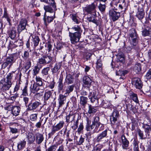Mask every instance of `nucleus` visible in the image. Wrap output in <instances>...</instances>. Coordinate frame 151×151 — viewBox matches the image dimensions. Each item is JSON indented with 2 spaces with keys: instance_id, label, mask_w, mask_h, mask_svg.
<instances>
[{
  "instance_id": "nucleus-1",
  "label": "nucleus",
  "mask_w": 151,
  "mask_h": 151,
  "mask_svg": "<svg viewBox=\"0 0 151 151\" xmlns=\"http://www.w3.org/2000/svg\"><path fill=\"white\" fill-rule=\"evenodd\" d=\"M15 73L12 71L7 74L6 76L0 81V90L1 91L5 92L8 91L12 87L13 77L15 76Z\"/></svg>"
},
{
  "instance_id": "nucleus-2",
  "label": "nucleus",
  "mask_w": 151,
  "mask_h": 151,
  "mask_svg": "<svg viewBox=\"0 0 151 151\" xmlns=\"http://www.w3.org/2000/svg\"><path fill=\"white\" fill-rule=\"evenodd\" d=\"M72 29L76 32L73 33L69 32V36L71 43L75 44L79 41L81 37L82 30L80 27L78 25L73 27Z\"/></svg>"
},
{
  "instance_id": "nucleus-3",
  "label": "nucleus",
  "mask_w": 151,
  "mask_h": 151,
  "mask_svg": "<svg viewBox=\"0 0 151 151\" xmlns=\"http://www.w3.org/2000/svg\"><path fill=\"white\" fill-rule=\"evenodd\" d=\"M64 122L63 121H62L55 125L52 126L51 131L48 134L49 137L52 136L56 132L60 130L63 126Z\"/></svg>"
},
{
  "instance_id": "nucleus-4",
  "label": "nucleus",
  "mask_w": 151,
  "mask_h": 151,
  "mask_svg": "<svg viewBox=\"0 0 151 151\" xmlns=\"http://www.w3.org/2000/svg\"><path fill=\"white\" fill-rule=\"evenodd\" d=\"M129 34L131 44L134 46H136L137 44V36L135 30L132 28L130 29Z\"/></svg>"
},
{
  "instance_id": "nucleus-5",
  "label": "nucleus",
  "mask_w": 151,
  "mask_h": 151,
  "mask_svg": "<svg viewBox=\"0 0 151 151\" xmlns=\"http://www.w3.org/2000/svg\"><path fill=\"white\" fill-rule=\"evenodd\" d=\"M53 58L50 55H44L39 59L38 63L40 64L45 65L50 63Z\"/></svg>"
},
{
  "instance_id": "nucleus-6",
  "label": "nucleus",
  "mask_w": 151,
  "mask_h": 151,
  "mask_svg": "<svg viewBox=\"0 0 151 151\" xmlns=\"http://www.w3.org/2000/svg\"><path fill=\"white\" fill-rule=\"evenodd\" d=\"M15 61L14 57L12 55L7 57L5 60V61L1 65L2 68L5 69L8 65H9L10 68L13 63L15 62Z\"/></svg>"
},
{
  "instance_id": "nucleus-7",
  "label": "nucleus",
  "mask_w": 151,
  "mask_h": 151,
  "mask_svg": "<svg viewBox=\"0 0 151 151\" xmlns=\"http://www.w3.org/2000/svg\"><path fill=\"white\" fill-rule=\"evenodd\" d=\"M109 14L110 17L113 22L118 20L120 17V13L115 11L113 9L109 11Z\"/></svg>"
},
{
  "instance_id": "nucleus-8",
  "label": "nucleus",
  "mask_w": 151,
  "mask_h": 151,
  "mask_svg": "<svg viewBox=\"0 0 151 151\" xmlns=\"http://www.w3.org/2000/svg\"><path fill=\"white\" fill-rule=\"evenodd\" d=\"M40 101H32L27 106V110L28 111H32L36 110L41 105Z\"/></svg>"
},
{
  "instance_id": "nucleus-9",
  "label": "nucleus",
  "mask_w": 151,
  "mask_h": 151,
  "mask_svg": "<svg viewBox=\"0 0 151 151\" xmlns=\"http://www.w3.org/2000/svg\"><path fill=\"white\" fill-rule=\"evenodd\" d=\"M27 25H28L27 19H21L17 27V30L18 32L20 33L22 31L25 29Z\"/></svg>"
},
{
  "instance_id": "nucleus-10",
  "label": "nucleus",
  "mask_w": 151,
  "mask_h": 151,
  "mask_svg": "<svg viewBox=\"0 0 151 151\" xmlns=\"http://www.w3.org/2000/svg\"><path fill=\"white\" fill-rule=\"evenodd\" d=\"M55 12H54L53 16H47L46 12L44 14L43 20L44 21V24L46 26H47L48 24L50 23L52 21L54 18H55Z\"/></svg>"
},
{
  "instance_id": "nucleus-11",
  "label": "nucleus",
  "mask_w": 151,
  "mask_h": 151,
  "mask_svg": "<svg viewBox=\"0 0 151 151\" xmlns=\"http://www.w3.org/2000/svg\"><path fill=\"white\" fill-rule=\"evenodd\" d=\"M132 84L136 88L140 89L142 86V84L140 79L138 78H135L132 80Z\"/></svg>"
},
{
  "instance_id": "nucleus-12",
  "label": "nucleus",
  "mask_w": 151,
  "mask_h": 151,
  "mask_svg": "<svg viewBox=\"0 0 151 151\" xmlns=\"http://www.w3.org/2000/svg\"><path fill=\"white\" fill-rule=\"evenodd\" d=\"M51 5L52 6L53 9L51 7L49 6H44V8L45 11V12H48L50 13H52L54 11V10L55 11L56 10V6L55 4L54 0H51Z\"/></svg>"
},
{
  "instance_id": "nucleus-13",
  "label": "nucleus",
  "mask_w": 151,
  "mask_h": 151,
  "mask_svg": "<svg viewBox=\"0 0 151 151\" xmlns=\"http://www.w3.org/2000/svg\"><path fill=\"white\" fill-rule=\"evenodd\" d=\"M119 116L118 111L116 110L114 111L110 118L111 122L112 124H114L115 123L117 120Z\"/></svg>"
},
{
  "instance_id": "nucleus-14",
  "label": "nucleus",
  "mask_w": 151,
  "mask_h": 151,
  "mask_svg": "<svg viewBox=\"0 0 151 151\" xmlns=\"http://www.w3.org/2000/svg\"><path fill=\"white\" fill-rule=\"evenodd\" d=\"M119 1L117 0H113L110 3V5L111 6L113 7L116 10H120L122 12V10L124 9V7L122 8H119V4H118Z\"/></svg>"
},
{
  "instance_id": "nucleus-15",
  "label": "nucleus",
  "mask_w": 151,
  "mask_h": 151,
  "mask_svg": "<svg viewBox=\"0 0 151 151\" xmlns=\"http://www.w3.org/2000/svg\"><path fill=\"white\" fill-rule=\"evenodd\" d=\"M94 10V4L93 3L85 7L83 9V11L86 12L88 14H91Z\"/></svg>"
},
{
  "instance_id": "nucleus-16",
  "label": "nucleus",
  "mask_w": 151,
  "mask_h": 151,
  "mask_svg": "<svg viewBox=\"0 0 151 151\" xmlns=\"http://www.w3.org/2000/svg\"><path fill=\"white\" fill-rule=\"evenodd\" d=\"M91 122L88 121L87 122V125L86 126V130L87 131H89L91 134H93L94 133V129L93 128L94 127V120L92 122V124H90Z\"/></svg>"
},
{
  "instance_id": "nucleus-17",
  "label": "nucleus",
  "mask_w": 151,
  "mask_h": 151,
  "mask_svg": "<svg viewBox=\"0 0 151 151\" xmlns=\"http://www.w3.org/2000/svg\"><path fill=\"white\" fill-rule=\"evenodd\" d=\"M58 100L59 104L58 108H60L65 104L66 100V96L63 94H60Z\"/></svg>"
},
{
  "instance_id": "nucleus-18",
  "label": "nucleus",
  "mask_w": 151,
  "mask_h": 151,
  "mask_svg": "<svg viewBox=\"0 0 151 151\" xmlns=\"http://www.w3.org/2000/svg\"><path fill=\"white\" fill-rule=\"evenodd\" d=\"M11 110L13 114L17 116L19 114L21 110V108L18 106H14L12 107Z\"/></svg>"
},
{
  "instance_id": "nucleus-19",
  "label": "nucleus",
  "mask_w": 151,
  "mask_h": 151,
  "mask_svg": "<svg viewBox=\"0 0 151 151\" xmlns=\"http://www.w3.org/2000/svg\"><path fill=\"white\" fill-rule=\"evenodd\" d=\"M39 86L35 84V82L32 84L30 87L31 92L35 93L40 90Z\"/></svg>"
},
{
  "instance_id": "nucleus-20",
  "label": "nucleus",
  "mask_w": 151,
  "mask_h": 151,
  "mask_svg": "<svg viewBox=\"0 0 151 151\" xmlns=\"http://www.w3.org/2000/svg\"><path fill=\"white\" fill-rule=\"evenodd\" d=\"M122 143V147L124 149H126L129 145V142L127 139L124 135H122L121 136Z\"/></svg>"
},
{
  "instance_id": "nucleus-21",
  "label": "nucleus",
  "mask_w": 151,
  "mask_h": 151,
  "mask_svg": "<svg viewBox=\"0 0 151 151\" xmlns=\"http://www.w3.org/2000/svg\"><path fill=\"white\" fill-rule=\"evenodd\" d=\"M44 137L42 134L37 133L36 135V142L38 144H40L43 140Z\"/></svg>"
},
{
  "instance_id": "nucleus-22",
  "label": "nucleus",
  "mask_w": 151,
  "mask_h": 151,
  "mask_svg": "<svg viewBox=\"0 0 151 151\" xmlns=\"http://www.w3.org/2000/svg\"><path fill=\"white\" fill-rule=\"evenodd\" d=\"M52 92L51 91H46L44 95V102H46V101L50 99L52 97Z\"/></svg>"
},
{
  "instance_id": "nucleus-23",
  "label": "nucleus",
  "mask_w": 151,
  "mask_h": 151,
  "mask_svg": "<svg viewBox=\"0 0 151 151\" xmlns=\"http://www.w3.org/2000/svg\"><path fill=\"white\" fill-rule=\"evenodd\" d=\"M66 118V122L67 123H69L70 121L72 122L73 121L74 122L75 119V116L73 115L72 113H70L68 114L65 117Z\"/></svg>"
},
{
  "instance_id": "nucleus-24",
  "label": "nucleus",
  "mask_w": 151,
  "mask_h": 151,
  "mask_svg": "<svg viewBox=\"0 0 151 151\" xmlns=\"http://www.w3.org/2000/svg\"><path fill=\"white\" fill-rule=\"evenodd\" d=\"M74 81L73 77L70 74L67 75L65 78V81L68 84H71L73 83Z\"/></svg>"
},
{
  "instance_id": "nucleus-25",
  "label": "nucleus",
  "mask_w": 151,
  "mask_h": 151,
  "mask_svg": "<svg viewBox=\"0 0 151 151\" xmlns=\"http://www.w3.org/2000/svg\"><path fill=\"white\" fill-rule=\"evenodd\" d=\"M32 37L33 44H34V47H35L39 44L40 40V39L38 36L35 35H32Z\"/></svg>"
},
{
  "instance_id": "nucleus-26",
  "label": "nucleus",
  "mask_w": 151,
  "mask_h": 151,
  "mask_svg": "<svg viewBox=\"0 0 151 151\" xmlns=\"http://www.w3.org/2000/svg\"><path fill=\"white\" fill-rule=\"evenodd\" d=\"M63 76H60L58 82V88L59 91H62L63 88Z\"/></svg>"
},
{
  "instance_id": "nucleus-27",
  "label": "nucleus",
  "mask_w": 151,
  "mask_h": 151,
  "mask_svg": "<svg viewBox=\"0 0 151 151\" xmlns=\"http://www.w3.org/2000/svg\"><path fill=\"white\" fill-rule=\"evenodd\" d=\"M27 138L28 140V142L29 144H32L35 141V138L34 135L32 133H29L28 134Z\"/></svg>"
},
{
  "instance_id": "nucleus-28",
  "label": "nucleus",
  "mask_w": 151,
  "mask_h": 151,
  "mask_svg": "<svg viewBox=\"0 0 151 151\" xmlns=\"http://www.w3.org/2000/svg\"><path fill=\"white\" fill-rule=\"evenodd\" d=\"M96 3L97 6H98L99 10L101 12H104L106 8L105 4H103L101 2H99V3L96 2Z\"/></svg>"
},
{
  "instance_id": "nucleus-29",
  "label": "nucleus",
  "mask_w": 151,
  "mask_h": 151,
  "mask_svg": "<svg viewBox=\"0 0 151 151\" xmlns=\"http://www.w3.org/2000/svg\"><path fill=\"white\" fill-rule=\"evenodd\" d=\"M16 128L10 127V132L13 134H16L18 133L19 131V129L18 128V127H20L18 124H16L15 125Z\"/></svg>"
},
{
  "instance_id": "nucleus-30",
  "label": "nucleus",
  "mask_w": 151,
  "mask_h": 151,
  "mask_svg": "<svg viewBox=\"0 0 151 151\" xmlns=\"http://www.w3.org/2000/svg\"><path fill=\"white\" fill-rule=\"evenodd\" d=\"M137 132L140 137V139H145L147 137L146 135H145L143 132L141 131L140 129H138L137 130Z\"/></svg>"
},
{
  "instance_id": "nucleus-31",
  "label": "nucleus",
  "mask_w": 151,
  "mask_h": 151,
  "mask_svg": "<svg viewBox=\"0 0 151 151\" xmlns=\"http://www.w3.org/2000/svg\"><path fill=\"white\" fill-rule=\"evenodd\" d=\"M145 15V12L143 9H141L140 10H138L136 16L139 20L142 19L144 17Z\"/></svg>"
},
{
  "instance_id": "nucleus-32",
  "label": "nucleus",
  "mask_w": 151,
  "mask_h": 151,
  "mask_svg": "<svg viewBox=\"0 0 151 151\" xmlns=\"http://www.w3.org/2000/svg\"><path fill=\"white\" fill-rule=\"evenodd\" d=\"M61 65L59 63H56L53 67L51 69L52 74L56 73L60 68Z\"/></svg>"
},
{
  "instance_id": "nucleus-33",
  "label": "nucleus",
  "mask_w": 151,
  "mask_h": 151,
  "mask_svg": "<svg viewBox=\"0 0 151 151\" xmlns=\"http://www.w3.org/2000/svg\"><path fill=\"white\" fill-rule=\"evenodd\" d=\"M35 81L36 84L39 86H42L43 83L42 81V79L39 76H36L35 77Z\"/></svg>"
},
{
  "instance_id": "nucleus-34",
  "label": "nucleus",
  "mask_w": 151,
  "mask_h": 151,
  "mask_svg": "<svg viewBox=\"0 0 151 151\" xmlns=\"http://www.w3.org/2000/svg\"><path fill=\"white\" fill-rule=\"evenodd\" d=\"M99 116H96L95 117V125L96 126V129H98V131L96 130L95 131L97 132L100 130V127H99L101 125L100 122H99Z\"/></svg>"
},
{
  "instance_id": "nucleus-35",
  "label": "nucleus",
  "mask_w": 151,
  "mask_h": 151,
  "mask_svg": "<svg viewBox=\"0 0 151 151\" xmlns=\"http://www.w3.org/2000/svg\"><path fill=\"white\" fill-rule=\"evenodd\" d=\"M119 8H122L124 7V11H125L127 9V6L126 5L125 0H119Z\"/></svg>"
},
{
  "instance_id": "nucleus-36",
  "label": "nucleus",
  "mask_w": 151,
  "mask_h": 151,
  "mask_svg": "<svg viewBox=\"0 0 151 151\" xmlns=\"http://www.w3.org/2000/svg\"><path fill=\"white\" fill-rule=\"evenodd\" d=\"M91 80L88 76H85L83 77V82L84 84L87 85V86L89 87L90 86Z\"/></svg>"
},
{
  "instance_id": "nucleus-37",
  "label": "nucleus",
  "mask_w": 151,
  "mask_h": 151,
  "mask_svg": "<svg viewBox=\"0 0 151 151\" xmlns=\"http://www.w3.org/2000/svg\"><path fill=\"white\" fill-rule=\"evenodd\" d=\"M26 142L24 140L20 141L17 145V148L19 150H21L25 147Z\"/></svg>"
},
{
  "instance_id": "nucleus-38",
  "label": "nucleus",
  "mask_w": 151,
  "mask_h": 151,
  "mask_svg": "<svg viewBox=\"0 0 151 151\" xmlns=\"http://www.w3.org/2000/svg\"><path fill=\"white\" fill-rule=\"evenodd\" d=\"M145 131L146 133L145 135L147 136V137L149 138L151 137V128L148 126L147 127L145 128Z\"/></svg>"
},
{
  "instance_id": "nucleus-39",
  "label": "nucleus",
  "mask_w": 151,
  "mask_h": 151,
  "mask_svg": "<svg viewBox=\"0 0 151 151\" xmlns=\"http://www.w3.org/2000/svg\"><path fill=\"white\" fill-rule=\"evenodd\" d=\"M20 79L21 76H20L19 82L18 83H16L14 89L13 93H14L15 94H17V91H18L20 87V84H21Z\"/></svg>"
},
{
  "instance_id": "nucleus-40",
  "label": "nucleus",
  "mask_w": 151,
  "mask_h": 151,
  "mask_svg": "<svg viewBox=\"0 0 151 151\" xmlns=\"http://www.w3.org/2000/svg\"><path fill=\"white\" fill-rule=\"evenodd\" d=\"M16 30L15 28L14 27L12 28L9 32V36L12 39H13L16 37Z\"/></svg>"
},
{
  "instance_id": "nucleus-41",
  "label": "nucleus",
  "mask_w": 151,
  "mask_h": 151,
  "mask_svg": "<svg viewBox=\"0 0 151 151\" xmlns=\"http://www.w3.org/2000/svg\"><path fill=\"white\" fill-rule=\"evenodd\" d=\"M88 98L85 96H82L80 97V104L83 106H85L87 102Z\"/></svg>"
},
{
  "instance_id": "nucleus-42",
  "label": "nucleus",
  "mask_w": 151,
  "mask_h": 151,
  "mask_svg": "<svg viewBox=\"0 0 151 151\" xmlns=\"http://www.w3.org/2000/svg\"><path fill=\"white\" fill-rule=\"evenodd\" d=\"M40 70V68L38 66H35L34 68L33 69L32 71L33 72V77H36L37 75V74Z\"/></svg>"
},
{
  "instance_id": "nucleus-43",
  "label": "nucleus",
  "mask_w": 151,
  "mask_h": 151,
  "mask_svg": "<svg viewBox=\"0 0 151 151\" xmlns=\"http://www.w3.org/2000/svg\"><path fill=\"white\" fill-rule=\"evenodd\" d=\"M107 134V131L105 130L102 132L98 137L97 140L98 141L102 139V138L105 137Z\"/></svg>"
},
{
  "instance_id": "nucleus-44",
  "label": "nucleus",
  "mask_w": 151,
  "mask_h": 151,
  "mask_svg": "<svg viewBox=\"0 0 151 151\" xmlns=\"http://www.w3.org/2000/svg\"><path fill=\"white\" fill-rule=\"evenodd\" d=\"M74 85H69L68 86L67 89L66 90V92L65 94H68L71 92H72L74 89Z\"/></svg>"
},
{
  "instance_id": "nucleus-45",
  "label": "nucleus",
  "mask_w": 151,
  "mask_h": 151,
  "mask_svg": "<svg viewBox=\"0 0 151 151\" xmlns=\"http://www.w3.org/2000/svg\"><path fill=\"white\" fill-rule=\"evenodd\" d=\"M130 98L135 102H138V100L137 98V95L134 93H132L130 95Z\"/></svg>"
},
{
  "instance_id": "nucleus-46",
  "label": "nucleus",
  "mask_w": 151,
  "mask_h": 151,
  "mask_svg": "<svg viewBox=\"0 0 151 151\" xmlns=\"http://www.w3.org/2000/svg\"><path fill=\"white\" fill-rule=\"evenodd\" d=\"M31 65V60H30L28 59L27 60L25 64L24 68L26 69V70H27L30 68Z\"/></svg>"
},
{
  "instance_id": "nucleus-47",
  "label": "nucleus",
  "mask_w": 151,
  "mask_h": 151,
  "mask_svg": "<svg viewBox=\"0 0 151 151\" xmlns=\"http://www.w3.org/2000/svg\"><path fill=\"white\" fill-rule=\"evenodd\" d=\"M141 65L139 63H137L135 65L134 67V70L137 73L141 70Z\"/></svg>"
},
{
  "instance_id": "nucleus-48",
  "label": "nucleus",
  "mask_w": 151,
  "mask_h": 151,
  "mask_svg": "<svg viewBox=\"0 0 151 151\" xmlns=\"http://www.w3.org/2000/svg\"><path fill=\"white\" fill-rule=\"evenodd\" d=\"M57 146V145L54 144L52 145L46 150V151H55Z\"/></svg>"
},
{
  "instance_id": "nucleus-49",
  "label": "nucleus",
  "mask_w": 151,
  "mask_h": 151,
  "mask_svg": "<svg viewBox=\"0 0 151 151\" xmlns=\"http://www.w3.org/2000/svg\"><path fill=\"white\" fill-rule=\"evenodd\" d=\"M49 68L48 67L44 68L42 71V73L43 76L47 75L48 73Z\"/></svg>"
},
{
  "instance_id": "nucleus-50",
  "label": "nucleus",
  "mask_w": 151,
  "mask_h": 151,
  "mask_svg": "<svg viewBox=\"0 0 151 151\" xmlns=\"http://www.w3.org/2000/svg\"><path fill=\"white\" fill-rule=\"evenodd\" d=\"M22 95L25 96L28 95L27 86V85H26L22 90Z\"/></svg>"
},
{
  "instance_id": "nucleus-51",
  "label": "nucleus",
  "mask_w": 151,
  "mask_h": 151,
  "mask_svg": "<svg viewBox=\"0 0 151 151\" xmlns=\"http://www.w3.org/2000/svg\"><path fill=\"white\" fill-rule=\"evenodd\" d=\"M74 124L71 126V128L74 130H76L78 127V119H77L75 122H74Z\"/></svg>"
},
{
  "instance_id": "nucleus-52",
  "label": "nucleus",
  "mask_w": 151,
  "mask_h": 151,
  "mask_svg": "<svg viewBox=\"0 0 151 151\" xmlns=\"http://www.w3.org/2000/svg\"><path fill=\"white\" fill-rule=\"evenodd\" d=\"M142 34L144 36H149L150 35V31L147 29H145L142 31Z\"/></svg>"
},
{
  "instance_id": "nucleus-53",
  "label": "nucleus",
  "mask_w": 151,
  "mask_h": 151,
  "mask_svg": "<svg viewBox=\"0 0 151 151\" xmlns=\"http://www.w3.org/2000/svg\"><path fill=\"white\" fill-rule=\"evenodd\" d=\"M29 57V52L28 51H25L24 52L22 57L24 60L27 59Z\"/></svg>"
},
{
  "instance_id": "nucleus-54",
  "label": "nucleus",
  "mask_w": 151,
  "mask_h": 151,
  "mask_svg": "<svg viewBox=\"0 0 151 151\" xmlns=\"http://www.w3.org/2000/svg\"><path fill=\"white\" fill-rule=\"evenodd\" d=\"M30 120L32 121H36L37 119V114H31L30 117Z\"/></svg>"
},
{
  "instance_id": "nucleus-55",
  "label": "nucleus",
  "mask_w": 151,
  "mask_h": 151,
  "mask_svg": "<svg viewBox=\"0 0 151 151\" xmlns=\"http://www.w3.org/2000/svg\"><path fill=\"white\" fill-rule=\"evenodd\" d=\"M96 68L97 69L101 68L102 65L101 60L100 59L98 60L96 63Z\"/></svg>"
},
{
  "instance_id": "nucleus-56",
  "label": "nucleus",
  "mask_w": 151,
  "mask_h": 151,
  "mask_svg": "<svg viewBox=\"0 0 151 151\" xmlns=\"http://www.w3.org/2000/svg\"><path fill=\"white\" fill-rule=\"evenodd\" d=\"M87 20L89 22H92L94 23V15H93L88 17L87 18Z\"/></svg>"
},
{
  "instance_id": "nucleus-57",
  "label": "nucleus",
  "mask_w": 151,
  "mask_h": 151,
  "mask_svg": "<svg viewBox=\"0 0 151 151\" xmlns=\"http://www.w3.org/2000/svg\"><path fill=\"white\" fill-rule=\"evenodd\" d=\"M91 55L92 54L91 53L87 52L84 55V58L86 60H87L90 58Z\"/></svg>"
},
{
  "instance_id": "nucleus-58",
  "label": "nucleus",
  "mask_w": 151,
  "mask_h": 151,
  "mask_svg": "<svg viewBox=\"0 0 151 151\" xmlns=\"http://www.w3.org/2000/svg\"><path fill=\"white\" fill-rule=\"evenodd\" d=\"M117 59L119 61L121 62H123L124 60V58L123 55H119L117 57Z\"/></svg>"
},
{
  "instance_id": "nucleus-59",
  "label": "nucleus",
  "mask_w": 151,
  "mask_h": 151,
  "mask_svg": "<svg viewBox=\"0 0 151 151\" xmlns=\"http://www.w3.org/2000/svg\"><path fill=\"white\" fill-rule=\"evenodd\" d=\"M146 77L147 79L150 80L151 79V69H150L147 72L146 75Z\"/></svg>"
},
{
  "instance_id": "nucleus-60",
  "label": "nucleus",
  "mask_w": 151,
  "mask_h": 151,
  "mask_svg": "<svg viewBox=\"0 0 151 151\" xmlns=\"http://www.w3.org/2000/svg\"><path fill=\"white\" fill-rule=\"evenodd\" d=\"M72 17L73 20L74 22H76V24H78L79 23L80 21L76 17L75 15H72Z\"/></svg>"
},
{
  "instance_id": "nucleus-61",
  "label": "nucleus",
  "mask_w": 151,
  "mask_h": 151,
  "mask_svg": "<svg viewBox=\"0 0 151 151\" xmlns=\"http://www.w3.org/2000/svg\"><path fill=\"white\" fill-rule=\"evenodd\" d=\"M83 124L82 123H81L79 126V127L78 129L77 132L78 133H80L81 132V131L83 129Z\"/></svg>"
},
{
  "instance_id": "nucleus-62",
  "label": "nucleus",
  "mask_w": 151,
  "mask_h": 151,
  "mask_svg": "<svg viewBox=\"0 0 151 151\" xmlns=\"http://www.w3.org/2000/svg\"><path fill=\"white\" fill-rule=\"evenodd\" d=\"M42 121V120H40L39 122L36 123L35 126L37 128H40L41 127Z\"/></svg>"
},
{
  "instance_id": "nucleus-63",
  "label": "nucleus",
  "mask_w": 151,
  "mask_h": 151,
  "mask_svg": "<svg viewBox=\"0 0 151 151\" xmlns=\"http://www.w3.org/2000/svg\"><path fill=\"white\" fill-rule=\"evenodd\" d=\"M23 100L24 101V102L25 106H26L28 104L29 101V98L27 97H23Z\"/></svg>"
},
{
  "instance_id": "nucleus-64",
  "label": "nucleus",
  "mask_w": 151,
  "mask_h": 151,
  "mask_svg": "<svg viewBox=\"0 0 151 151\" xmlns=\"http://www.w3.org/2000/svg\"><path fill=\"white\" fill-rule=\"evenodd\" d=\"M139 142L137 138H134L133 141V145L134 146H138Z\"/></svg>"
}]
</instances>
